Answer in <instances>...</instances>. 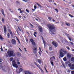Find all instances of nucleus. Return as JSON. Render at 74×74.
Segmentation results:
<instances>
[{
	"label": "nucleus",
	"mask_w": 74,
	"mask_h": 74,
	"mask_svg": "<svg viewBox=\"0 0 74 74\" xmlns=\"http://www.w3.org/2000/svg\"><path fill=\"white\" fill-rule=\"evenodd\" d=\"M1 12L2 14L5 17V14H4V10L2 9L1 10Z\"/></svg>",
	"instance_id": "f3484780"
},
{
	"label": "nucleus",
	"mask_w": 74,
	"mask_h": 74,
	"mask_svg": "<svg viewBox=\"0 0 74 74\" xmlns=\"http://www.w3.org/2000/svg\"><path fill=\"white\" fill-rule=\"evenodd\" d=\"M7 36L8 38H9L10 37V34H9V33L8 34Z\"/></svg>",
	"instance_id": "f704fd0d"
},
{
	"label": "nucleus",
	"mask_w": 74,
	"mask_h": 74,
	"mask_svg": "<svg viewBox=\"0 0 74 74\" xmlns=\"http://www.w3.org/2000/svg\"><path fill=\"white\" fill-rule=\"evenodd\" d=\"M2 67L3 66H2L0 65V69H1V68H2Z\"/></svg>",
	"instance_id": "680f3d73"
},
{
	"label": "nucleus",
	"mask_w": 74,
	"mask_h": 74,
	"mask_svg": "<svg viewBox=\"0 0 74 74\" xmlns=\"http://www.w3.org/2000/svg\"><path fill=\"white\" fill-rule=\"evenodd\" d=\"M37 61L40 64H41V63H42V61H41V60L40 59H38L37 60Z\"/></svg>",
	"instance_id": "4468645a"
},
{
	"label": "nucleus",
	"mask_w": 74,
	"mask_h": 74,
	"mask_svg": "<svg viewBox=\"0 0 74 74\" xmlns=\"http://www.w3.org/2000/svg\"><path fill=\"white\" fill-rule=\"evenodd\" d=\"M2 62V60L1 59H0V63Z\"/></svg>",
	"instance_id": "6e6d98bb"
},
{
	"label": "nucleus",
	"mask_w": 74,
	"mask_h": 74,
	"mask_svg": "<svg viewBox=\"0 0 74 74\" xmlns=\"http://www.w3.org/2000/svg\"><path fill=\"white\" fill-rule=\"evenodd\" d=\"M43 44L44 45L45 47V44H46V42H45V41L43 39Z\"/></svg>",
	"instance_id": "412c9836"
},
{
	"label": "nucleus",
	"mask_w": 74,
	"mask_h": 74,
	"mask_svg": "<svg viewBox=\"0 0 74 74\" xmlns=\"http://www.w3.org/2000/svg\"><path fill=\"white\" fill-rule=\"evenodd\" d=\"M26 11L27 12H28V13H29V10H28L26 9Z\"/></svg>",
	"instance_id": "ea45409f"
},
{
	"label": "nucleus",
	"mask_w": 74,
	"mask_h": 74,
	"mask_svg": "<svg viewBox=\"0 0 74 74\" xmlns=\"http://www.w3.org/2000/svg\"><path fill=\"white\" fill-rule=\"evenodd\" d=\"M33 50L34 53H37V47L36 46L33 48Z\"/></svg>",
	"instance_id": "39448f33"
},
{
	"label": "nucleus",
	"mask_w": 74,
	"mask_h": 74,
	"mask_svg": "<svg viewBox=\"0 0 74 74\" xmlns=\"http://www.w3.org/2000/svg\"><path fill=\"white\" fill-rule=\"evenodd\" d=\"M69 15L70 16V17H71V18H73L74 17V16L70 14H69Z\"/></svg>",
	"instance_id": "bb28decb"
},
{
	"label": "nucleus",
	"mask_w": 74,
	"mask_h": 74,
	"mask_svg": "<svg viewBox=\"0 0 74 74\" xmlns=\"http://www.w3.org/2000/svg\"><path fill=\"white\" fill-rule=\"evenodd\" d=\"M23 69L22 68H20L19 70V71L20 72H22V71H23Z\"/></svg>",
	"instance_id": "6ab92c4d"
},
{
	"label": "nucleus",
	"mask_w": 74,
	"mask_h": 74,
	"mask_svg": "<svg viewBox=\"0 0 74 74\" xmlns=\"http://www.w3.org/2000/svg\"><path fill=\"white\" fill-rule=\"evenodd\" d=\"M71 51H73V52H74V49H73L72 50H71Z\"/></svg>",
	"instance_id": "e2e57ef3"
},
{
	"label": "nucleus",
	"mask_w": 74,
	"mask_h": 74,
	"mask_svg": "<svg viewBox=\"0 0 74 74\" xmlns=\"http://www.w3.org/2000/svg\"><path fill=\"white\" fill-rule=\"evenodd\" d=\"M65 34H66V36H67V37H68V38H69V40L71 41V39L69 38V34H66V33H65Z\"/></svg>",
	"instance_id": "dca6fc26"
},
{
	"label": "nucleus",
	"mask_w": 74,
	"mask_h": 74,
	"mask_svg": "<svg viewBox=\"0 0 74 74\" xmlns=\"http://www.w3.org/2000/svg\"><path fill=\"white\" fill-rule=\"evenodd\" d=\"M39 30L41 33L42 32V27H39Z\"/></svg>",
	"instance_id": "9b49d317"
},
{
	"label": "nucleus",
	"mask_w": 74,
	"mask_h": 74,
	"mask_svg": "<svg viewBox=\"0 0 74 74\" xmlns=\"http://www.w3.org/2000/svg\"><path fill=\"white\" fill-rule=\"evenodd\" d=\"M36 4L39 7H40V8H42V6L40 5L38 3H37Z\"/></svg>",
	"instance_id": "5701e85b"
},
{
	"label": "nucleus",
	"mask_w": 74,
	"mask_h": 74,
	"mask_svg": "<svg viewBox=\"0 0 74 74\" xmlns=\"http://www.w3.org/2000/svg\"><path fill=\"white\" fill-rule=\"evenodd\" d=\"M50 62H51V64L52 65V66H53L54 65L53 64V62L52 61Z\"/></svg>",
	"instance_id": "cd10ccee"
},
{
	"label": "nucleus",
	"mask_w": 74,
	"mask_h": 74,
	"mask_svg": "<svg viewBox=\"0 0 74 74\" xmlns=\"http://www.w3.org/2000/svg\"><path fill=\"white\" fill-rule=\"evenodd\" d=\"M0 49L1 50V51H3V48L2 47V46L0 48Z\"/></svg>",
	"instance_id": "c9c22d12"
},
{
	"label": "nucleus",
	"mask_w": 74,
	"mask_h": 74,
	"mask_svg": "<svg viewBox=\"0 0 74 74\" xmlns=\"http://www.w3.org/2000/svg\"><path fill=\"white\" fill-rule=\"evenodd\" d=\"M4 18H2V22H4Z\"/></svg>",
	"instance_id": "8fccbe9b"
},
{
	"label": "nucleus",
	"mask_w": 74,
	"mask_h": 74,
	"mask_svg": "<svg viewBox=\"0 0 74 74\" xmlns=\"http://www.w3.org/2000/svg\"><path fill=\"white\" fill-rule=\"evenodd\" d=\"M60 57L63 58L64 56V55L66 54L67 51H65L64 49H62L60 50Z\"/></svg>",
	"instance_id": "f257e3e1"
},
{
	"label": "nucleus",
	"mask_w": 74,
	"mask_h": 74,
	"mask_svg": "<svg viewBox=\"0 0 74 74\" xmlns=\"http://www.w3.org/2000/svg\"><path fill=\"white\" fill-rule=\"evenodd\" d=\"M12 44H16V41L15 40L12 39Z\"/></svg>",
	"instance_id": "9d476101"
},
{
	"label": "nucleus",
	"mask_w": 74,
	"mask_h": 74,
	"mask_svg": "<svg viewBox=\"0 0 74 74\" xmlns=\"http://www.w3.org/2000/svg\"><path fill=\"white\" fill-rule=\"evenodd\" d=\"M38 53H39L40 55L41 56V53H40V51H39L38 52Z\"/></svg>",
	"instance_id": "4d7b16f0"
},
{
	"label": "nucleus",
	"mask_w": 74,
	"mask_h": 74,
	"mask_svg": "<svg viewBox=\"0 0 74 74\" xmlns=\"http://www.w3.org/2000/svg\"><path fill=\"white\" fill-rule=\"evenodd\" d=\"M55 59V57L53 56L50 58V62H52Z\"/></svg>",
	"instance_id": "0eeeda50"
},
{
	"label": "nucleus",
	"mask_w": 74,
	"mask_h": 74,
	"mask_svg": "<svg viewBox=\"0 0 74 74\" xmlns=\"http://www.w3.org/2000/svg\"><path fill=\"white\" fill-rule=\"evenodd\" d=\"M24 73L25 74H31L30 73V72L28 71H26L24 72Z\"/></svg>",
	"instance_id": "ddd939ff"
},
{
	"label": "nucleus",
	"mask_w": 74,
	"mask_h": 74,
	"mask_svg": "<svg viewBox=\"0 0 74 74\" xmlns=\"http://www.w3.org/2000/svg\"><path fill=\"white\" fill-rule=\"evenodd\" d=\"M63 59L64 61H65V62H66V61L67 60V58L66 57H64V58Z\"/></svg>",
	"instance_id": "b1692460"
},
{
	"label": "nucleus",
	"mask_w": 74,
	"mask_h": 74,
	"mask_svg": "<svg viewBox=\"0 0 74 74\" xmlns=\"http://www.w3.org/2000/svg\"><path fill=\"white\" fill-rule=\"evenodd\" d=\"M71 70H74V64L72 65L71 67H70Z\"/></svg>",
	"instance_id": "2eb2a0df"
},
{
	"label": "nucleus",
	"mask_w": 74,
	"mask_h": 74,
	"mask_svg": "<svg viewBox=\"0 0 74 74\" xmlns=\"http://www.w3.org/2000/svg\"><path fill=\"white\" fill-rule=\"evenodd\" d=\"M17 56H18V57H20L21 56V54L20 53H17Z\"/></svg>",
	"instance_id": "a211bd4d"
},
{
	"label": "nucleus",
	"mask_w": 74,
	"mask_h": 74,
	"mask_svg": "<svg viewBox=\"0 0 74 74\" xmlns=\"http://www.w3.org/2000/svg\"><path fill=\"white\" fill-rule=\"evenodd\" d=\"M66 71H67V72H68V73H70V70H69V69H66Z\"/></svg>",
	"instance_id": "c756f323"
},
{
	"label": "nucleus",
	"mask_w": 74,
	"mask_h": 74,
	"mask_svg": "<svg viewBox=\"0 0 74 74\" xmlns=\"http://www.w3.org/2000/svg\"><path fill=\"white\" fill-rule=\"evenodd\" d=\"M0 39H1V40H3V38L1 35H0Z\"/></svg>",
	"instance_id": "7c9ffc66"
},
{
	"label": "nucleus",
	"mask_w": 74,
	"mask_h": 74,
	"mask_svg": "<svg viewBox=\"0 0 74 74\" xmlns=\"http://www.w3.org/2000/svg\"><path fill=\"white\" fill-rule=\"evenodd\" d=\"M7 53L8 55L9 56L11 57V56H12L13 55V54H14V51L12 50H8L7 52Z\"/></svg>",
	"instance_id": "7ed1b4c3"
},
{
	"label": "nucleus",
	"mask_w": 74,
	"mask_h": 74,
	"mask_svg": "<svg viewBox=\"0 0 74 74\" xmlns=\"http://www.w3.org/2000/svg\"><path fill=\"white\" fill-rule=\"evenodd\" d=\"M34 64H35V65H36V66H37L38 67V68H39V67H40L37 64V63H36V62H35Z\"/></svg>",
	"instance_id": "4be33fe9"
},
{
	"label": "nucleus",
	"mask_w": 74,
	"mask_h": 74,
	"mask_svg": "<svg viewBox=\"0 0 74 74\" xmlns=\"http://www.w3.org/2000/svg\"><path fill=\"white\" fill-rule=\"evenodd\" d=\"M25 40L27 42H28V40H27V39H26Z\"/></svg>",
	"instance_id": "13d9d810"
},
{
	"label": "nucleus",
	"mask_w": 74,
	"mask_h": 74,
	"mask_svg": "<svg viewBox=\"0 0 74 74\" xmlns=\"http://www.w3.org/2000/svg\"><path fill=\"white\" fill-rule=\"evenodd\" d=\"M30 25L31 27H32V28H34V26H33V25H32L31 23H30Z\"/></svg>",
	"instance_id": "393cba45"
},
{
	"label": "nucleus",
	"mask_w": 74,
	"mask_h": 74,
	"mask_svg": "<svg viewBox=\"0 0 74 74\" xmlns=\"http://www.w3.org/2000/svg\"><path fill=\"white\" fill-rule=\"evenodd\" d=\"M24 12V10H21L20 12V14H21V13H22L23 12Z\"/></svg>",
	"instance_id": "c85d7f7f"
},
{
	"label": "nucleus",
	"mask_w": 74,
	"mask_h": 74,
	"mask_svg": "<svg viewBox=\"0 0 74 74\" xmlns=\"http://www.w3.org/2000/svg\"><path fill=\"white\" fill-rule=\"evenodd\" d=\"M52 21H53V22H55V20H54V19H53Z\"/></svg>",
	"instance_id": "774afa93"
},
{
	"label": "nucleus",
	"mask_w": 74,
	"mask_h": 74,
	"mask_svg": "<svg viewBox=\"0 0 74 74\" xmlns=\"http://www.w3.org/2000/svg\"><path fill=\"white\" fill-rule=\"evenodd\" d=\"M3 29L5 34H6L7 33V29H6V27H5V26L4 25L3 26Z\"/></svg>",
	"instance_id": "6e6552de"
},
{
	"label": "nucleus",
	"mask_w": 74,
	"mask_h": 74,
	"mask_svg": "<svg viewBox=\"0 0 74 74\" xmlns=\"http://www.w3.org/2000/svg\"><path fill=\"white\" fill-rule=\"evenodd\" d=\"M70 42V43L71 44H72V45H73V43L72 42Z\"/></svg>",
	"instance_id": "09e8293b"
},
{
	"label": "nucleus",
	"mask_w": 74,
	"mask_h": 74,
	"mask_svg": "<svg viewBox=\"0 0 74 74\" xmlns=\"http://www.w3.org/2000/svg\"><path fill=\"white\" fill-rule=\"evenodd\" d=\"M16 3L17 4H19V2L18 1H16Z\"/></svg>",
	"instance_id": "603ef678"
},
{
	"label": "nucleus",
	"mask_w": 74,
	"mask_h": 74,
	"mask_svg": "<svg viewBox=\"0 0 74 74\" xmlns=\"http://www.w3.org/2000/svg\"><path fill=\"white\" fill-rule=\"evenodd\" d=\"M12 65L14 67H15L16 68H18V65L16 64V62H15V61H13L12 62Z\"/></svg>",
	"instance_id": "20e7f679"
},
{
	"label": "nucleus",
	"mask_w": 74,
	"mask_h": 74,
	"mask_svg": "<svg viewBox=\"0 0 74 74\" xmlns=\"http://www.w3.org/2000/svg\"><path fill=\"white\" fill-rule=\"evenodd\" d=\"M34 36H35V37H36V34H34Z\"/></svg>",
	"instance_id": "69168bd1"
},
{
	"label": "nucleus",
	"mask_w": 74,
	"mask_h": 74,
	"mask_svg": "<svg viewBox=\"0 0 74 74\" xmlns=\"http://www.w3.org/2000/svg\"><path fill=\"white\" fill-rule=\"evenodd\" d=\"M9 30V32H11V30L10 29H8Z\"/></svg>",
	"instance_id": "338daca9"
},
{
	"label": "nucleus",
	"mask_w": 74,
	"mask_h": 74,
	"mask_svg": "<svg viewBox=\"0 0 74 74\" xmlns=\"http://www.w3.org/2000/svg\"><path fill=\"white\" fill-rule=\"evenodd\" d=\"M18 27L19 31H21L22 30L21 29H20V28H19V27L18 26Z\"/></svg>",
	"instance_id": "2f4dec72"
},
{
	"label": "nucleus",
	"mask_w": 74,
	"mask_h": 74,
	"mask_svg": "<svg viewBox=\"0 0 74 74\" xmlns=\"http://www.w3.org/2000/svg\"><path fill=\"white\" fill-rule=\"evenodd\" d=\"M34 7L35 9H36V8H37V6H34Z\"/></svg>",
	"instance_id": "de8ad7c7"
},
{
	"label": "nucleus",
	"mask_w": 74,
	"mask_h": 74,
	"mask_svg": "<svg viewBox=\"0 0 74 74\" xmlns=\"http://www.w3.org/2000/svg\"><path fill=\"white\" fill-rule=\"evenodd\" d=\"M23 1H25V2H27V0H23Z\"/></svg>",
	"instance_id": "864d4df0"
},
{
	"label": "nucleus",
	"mask_w": 74,
	"mask_h": 74,
	"mask_svg": "<svg viewBox=\"0 0 74 74\" xmlns=\"http://www.w3.org/2000/svg\"><path fill=\"white\" fill-rule=\"evenodd\" d=\"M13 60V58H10V61H12V60Z\"/></svg>",
	"instance_id": "473e14b6"
},
{
	"label": "nucleus",
	"mask_w": 74,
	"mask_h": 74,
	"mask_svg": "<svg viewBox=\"0 0 74 74\" xmlns=\"http://www.w3.org/2000/svg\"><path fill=\"white\" fill-rule=\"evenodd\" d=\"M49 50L50 51H51V50H52V47H49Z\"/></svg>",
	"instance_id": "49530a36"
},
{
	"label": "nucleus",
	"mask_w": 74,
	"mask_h": 74,
	"mask_svg": "<svg viewBox=\"0 0 74 74\" xmlns=\"http://www.w3.org/2000/svg\"><path fill=\"white\" fill-rule=\"evenodd\" d=\"M71 61H74V57H72L71 59Z\"/></svg>",
	"instance_id": "a878e982"
},
{
	"label": "nucleus",
	"mask_w": 74,
	"mask_h": 74,
	"mask_svg": "<svg viewBox=\"0 0 74 74\" xmlns=\"http://www.w3.org/2000/svg\"><path fill=\"white\" fill-rule=\"evenodd\" d=\"M30 40L31 42H32L33 45H35V42H34V40H33V39H31Z\"/></svg>",
	"instance_id": "1a4fd4ad"
},
{
	"label": "nucleus",
	"mask_w": 74,
	"mask_h": 74,
	"mask_svg": "<svg viewBox=\"0 0 74 74\" xmlns=\"http://www.w3.org/2000/svg\"><path fill=\"white\" fill-rule=\"evenodd\" d=\"M39 49L40 51V52H42V51H41V48L39 47Z\"/></svg>",
	"instance_id": "4c0bfd02"
},
{
	"label": "nucleus",
	"mask_w": 74,
	"mask_h": 74,
	"mask_svg": "<svg viewBox=\"0 0 74 74\" xmlns=\"http://www.w3.org/2000/svg\"><path fill=\"white\" fill-rule=\"evenodd\" d=\"M16 32L17 33V34L19 35V32H18V30H16Z\"/></svg>",
	"instance_id": "79ce46f5"
},
{
	"label": "nucleus",
	"mask_w": 74,
	"mask_h": 74,
	"mask_svg": "<svg viewBox=\"0 0 74 74\" xmlns=\"http://www.w3.org/2000/svg\"><path fill=\"white\" fill-rule=\"evenodd\" d=\"M19 49L20 51H21V52H22V50H21V48H19Z\"/></svg>",
	"instance_id": "0e129e2a"
},
{
	"label": "nucleus",
	"mask_w": 74,
	"mask_h": 74,
	"mask_svg": "<svg viewBox=\"0 0 74 74\" xmlns=\"http://www.w3.org/2000/svg\"><path fill=\"white\" fill-rule=\"evenodd\" d=\"M66 48H67V49H68V50H70V48H69V47H67Z\"/></svg>",
	"instance_id": "a19ab883"
},
{
	"label": "nucleus",
	"mask_w": 74,
	"mask_h": 74,
	"mask_svg": "<svg viewBox=\"0 0 74 74\" xmlns=\"http://www.w3.org/2000/svg\"><path fill=\"white\" fill-rule=\"evenodd\" d=\"M63 65V66L64 68V69H66V66H65V65L64 64H62Z\"/></svg>",
	"instance_id": "c03bdc74"
},
{
	"label": "nucleus",
	"mask_w": 74,
	"mask_h": 74,
	"mask_svg": "<svg viewBox=\"0 0 74 74\" xmlns=\"http://www.w3.org/2000/svg\"><path fill=\"white\" fill-rule=\"evenodd\" d=\"M10 34L11 35V36H12V32H10Z\"/></svg>",
	"instance_id": "a18cd8bd"
},
{
	"label": "nucleus",
	"mask_w": 74,
	"mask_h": 74,
	"mask_svg": "<svg viewBox=\"0 0 74 74\" xmlns=\"http://www.w3.org/2000/svg\"><path fill=\"white\" fill-rule=\"evenodd\" d=\"M55 10H56V11H57V12H57V13L58 12V9H55Z\"/></svg>",
	"instance_id": "3c124183"
},
{
	"label": "nucleus",
	"mask_w": 74,
	"mask_h": 74,
	"mask_svg": "<svg viewBox=\"0 0 74 74\" xmlns=\"http://www.w3.org/2000/svg\"><path fill=\"white\" fill-rule=\"evenodd\" d=\"M48 18L49 19V21H51V19H52V18H51L50 17H48Z\"/></svg>",
	"instance_id": "72a5a7b5"
},
{
	"label": "nucleus",
	"mask_w": 74,
	"mask_h": 74,
	"mask_svg": "<svg viewBox=\"0 0 74 74\" xmlns=\"http://www.w3.org/2000/svg\"><path fill=\"white\" fill-rule=\"evenodd\" d=\"M67 56L68 58H70L71 57V54L68 53L67 54Z\"/></svg>",
	"instance_id": "f8f14e48"
},
{
	"label": "nucleus",
	"mask_w": 74,
	"mask_h": 74,
	"mask_svg": "<svg viewBox=\"0 0 74 74\" xmlns=\"http://www.w3.org/2000/svg\"><path fill=\"white\" fill-rule=\"evenodd\" d=\"M66 25H67V26H69L70 25V24L69 23H66Z\"/></svg>",
	"instance_id": "e433bc0d"
},
{
	"label": "nucleus",
	"mask_w": 74,
	"mask_h": 74,
	"mask_svg": "<svg viewBox=\"0 0 74 74\" xmlns=\"http://www.w3.org/2000/svg\"><path fill=\"white\" fill-rule=\"evenodd\" d=\"M24 50L26 52H27V50H26V48H24Z\"/></svg>",
	"instance_id": "bf43d9fd"
},
{
	"label": "nucleus",
	"mask_w": 74,
	"mask_h": 74,
	"mask_svg": "<svg viewBox=\"0 0 74 74\" xmlns=\"http://www.w3.org/2000/svg\"><path fill=\"white\" fill-rule=\"evenodd\" d=\"M48 27L49 28V30H52L53 29H54L55 28V26L53 24H48L47 25Z\"/></svg>",
	"instance_id": "f03ea898"
},
{
	"label": "nucleus",
	"mask_w": 74,
	"mask_h": 74,
	"mask_svg": "<svg viewBox=\"0 0 74 74\" xmlns=\"http://www.w3.org/2000/svg\"><path fill=\"white\" fill-rule=\"evenodd\" d=\"M52 44L53 45H54L55 47H57L58 46V43L56 42L55 41H53L52 42Z\"/></svg>",
	"instance_id": "423d86ee"
},
{
	"label": "nucleus",
	"mask_w": 74,
	"mask_h": 74,
	"mask_svg": "<svg viewBox=\"0 0 74 74\" xmlns=\"http://www.w3.org/2000/svg\"><path fill=\"white\" fill-rule=\"evenodd\" d=\"M18 11H21V9L20 8H19L18 9Z\"/></svg>",
	"instance_id": "5fc2aeb1"
},
{
	"label": "nucleus",
	"mask_w": 74,
	"mask_h": 74,
	"mask_svg": "<svg viewBox=\"0 0 74 74\" xmlns=\"http://www.w3.org/2000/svg\"><path fill=\"white\" fill-rule=\"evenodd\" d=\"M49 2H52V0H49Z\"/></svg>",
	"instance_id": "052dcab7"
},
{
	"label": "nucleus",
	"mask_w": 74,
	"mask_h": 74,
	"mask_svg": "<svg viewBox=\"0 0 74 74\" xmlns=\"http://www.w3.org/2000/svg\"><path fill=\"white\" fill-rule=\"evenodd\" d=\"M71 74H74V71H71Z\"/></svg>",
	"instance_id": "58836bf2"
},
{
	"label": "nucleus",
	"mask_w": 74,
	"mask_h": 74,
	"mask_svg": "<svg viewBox=\"0 0 74 74\" xmlns=\"http://www.w3.org/2000/svg\"><path fill=\"white\" fill-rule=\"evenodd\" d=\"M71 64H68V66L69 67H71Z\"/></svg>",
	"instance_id": "37998d69"
},
{
	"label": "nucleus",
	"mask_w": 74,
	"mask_h": 74,
	"mask_svg": "<svg viewBox=\"0 0 74 74\" xmlns=\"http://www.w3.org/2000/svg\"><path fill=\"white\" fill-rule=\"evenodd\" d=\"M39 69L40 70H41V72H42V73H44V71H43V70H42V69H41V68L40 67H39Z\"/></svg>",
	"instance_id": "aec40b11"
}]
</instances>
